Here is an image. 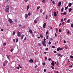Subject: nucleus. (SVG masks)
I'll use <instances>...</instances> for the list:
<instances>
[{
    "instance_id": "obj_1",
    "label": "nucleus",
    "mask_w": 73,
    "mask_h": 73,
    "mask_svg": "<svg viewBox=\"0 0 73 73\" xmlns=\"http://www.w3.org/2000/svg\"><path fill=\"white\" fill-rule=\"evenodd\" d=\"M5 11L6 12H8L9 11V6L7 5L5 8Z\"/></svg>"
},
{
    "instance_id": "obj_2",
    "label": "nucleus",
    "mask_w": 73,
    "mask_h": 73,
    "mask_svg": "<svg viewBox=\"0 0 73 73\" xmlns=\"http://www.w3.org/2000/svg\"><path fill=\"white\" fill-rule=\"evenodd\" d=\"M46 40V39L45 38H44L43 39V41H42V45H44V46H46V44L45 43V42H46V41H45Z\"/></svg>"
},
{
    "instance_id": "obj_3",
    "label": "nucleus",
    "mask_w": 73,
    "mask_h": 73,
    "mask_svg": "<svg viewBox=\"0 0 73 73\" xmlns=\"http://www.w3.org/2000/svg\"><path fill=\"white\" fill-rule=\"evenodd\" d=\"M9 21L10 23H12V22H13V21H12V19H9Z\"/></svg>"
},
{
    "instance_id": "obj_4",
    "label": "nucleus",
    "mask_w": 73,
    "mask_h": 73,
    "mask_svg": "<svg viewBox=\"0 0 73 73\" xmlns=\"http://www.w3.org/2000/svg\"><path fill=\"white\" fill-rule=\"evenodd\" d=\"M61 1H60L58 2V7H60V6H61Z\"/></svg>"
},
{
    "instance_id": "obj_5",
    "label": "nucleus",
    "mask_w": 73,
    "mask_h": 73,
    "mask_svg": "<svg viewBox=\"0 0 73 73\" xmlns=\"http://www.w3.org/2000/svg\"><path fill=\"white\" fill-rule=\"evenodd\" d=\"M46 27V23H44V24L43 25V28H45Z\"/></svg>"
},
{
    "instance_id": "obj_6",
    "label": "nucleus",
    "mask_w": 73,
    "mask_h": 73,
    "mask_svg": "<svg viewBox=\"0 0 73 73\" xmlns=\"http://www.w3.org/2000/svg\"><path fill=\"white\" fill-rule=\"evenodd\" d=\"M7 57L8 59V60H9V61H10V58H9V55H7Z\"/></svg>"
},
{
    "instance_id": "obj_7",
    "label": "nucleus",
    "mask_w": 73,
    "mask_h": 73,
    "mask_svg": "<svg viewBox=\"0 0 73 73\" xmlns=\"http://www.w3.org/2000/svg\"><path fill=\"white\" fill-rule=\"evenodd\" d=\"M17 34L19 36H21V34H20V33L19 31H18L17 33Z\"/></svg>"
},
{
    "instance_id": "obj_8",
    "label": "nucleus",
    "mask_w": 73,
    "mask_h": 73,
    "mask_svg": "<svg viewBox=\"0 0 73 73\" xmlns=\"http://www.w3.org/2000/svg\"><path fill=\"white\" fill-rule=\"evenodd\" d=\"M29 62H33V60L32 59H30L29 60Z\"/></svg>"
},
{
    "instance_id": "obj_9",
    "label": "nucleus",
    "mask_w": 73,
    "mask_h": 73,
    "mask_svg": "<svg viewBox=\"0 0 73 73\" xmlns=\"http://www.w3.org/2000/svg\"><path fill=\"white\" fill-rule=\"evenodd\" d=\"M71 6H72V3H70L69 4L68 6L69 7H71Z\"/></svg>"
},
{
    "instance_id": "obj_10",
    "label": "nucleus",
    "mask_w": 73,
    "mask_h": 73,
    "mask_svg": "<svg viewBox=\"0 0 73 73\" xmlns=\"http://www.w3.org/2000/svg\"><path fill=\"white\" fill-rule=\"evenodd\" d=\"M29 5H28L27 9V11L28 10V9H29Z\"/></svg>"
},
{
    "instance_id": "obj_11",
    "label": "nucleus",
    "mask_w": 73,
    "mask_h": 73,
    "mask_svg": "<svg viewBox=\"0 0 73 73\" xmlns=\"http://www.w3.org/2000/svg\"><path fill=\"white\" fill-rule=\"evenodd\" d=\"M67 22L68 23H70V19H68L67 20Z\"/></svg>"
},
{
    "instance_id": "obj_12",
    "label": "nucleus",
    "mask_w": 73,
    "mask_h": 73,
    "mask_svg": "<svg viewBox=\"0 0 73 73\" xmlns=\"http://www.w3.org/2000/svg\"><path fill=\"white\" fill-rule=\"evenodd\" d=\"M29 32L30 33H32V30H31V29H30L29 30Z\"/></svg>"
},
{
    "instance_id": "obj_13",
    "label": "nucleus",
    "mask_w": 73,
    "mask_h": 73,
    "mask_svg": "<svg viewBox=\"0 0 73 73\" xmlns=\"http://www.w3.org/2000/svg\"><path fill=\"white\" fill-rule=\"evenodd\" d=\"M26 15L25 16V18H27L28 16V15L27 14H26Z\"/></svg>"
},
{
    "instance_id": "obj_14",
    "label": "nucleus",
    "mask_w": 73,
    "mask_h": 73,
    "mask_svg": "<svg viewBox=\"0 0 73 73\" xmlns=\"http://www.w3.org/2000/svg\"><path fill=\"white\" fill-rule=\"evenodd\" d=\"M68 8V6L66 7L65 8V11H66V9H67Z\"/></svg>"
},
{
    "instance_id": "obj_15",
    "label": "nucleus",
    "mask_w": 73,
    "mask_h": 73,
    "mask_svg": "<svg viewBox=\"0 0 73 73\" xmlns=\"http://www.w3.org/2000/svg\"><path fill=\"white\" fill-rule=\"evenodd\" d=\"M40 37H41V38H42L43 37V36L42 35H40Z\"/></svg>"
},
{
    "instance_id": "obj_16",
    "label": "nucleus",
    "mask_w": 73,
    "mask_h": 73,
    "mask_svg": "<svg viewBox=\"0 0 73 73\" xmlns=\"http://www.w3.org/2000/svg\"><path fill=\"white\" fill-rule=\"evenodd\" d=\"M3 46H5V45H6V43L5 42L3 43Z\"/></svg>"
},
{
    "instance_id": "obj_17",
    "label": "nucleus",
    "mask_w": 73,
    "mask_h": 73,
    "mask_svg": "<svg viewBox=\"0 0 73 73\" xmlns=\"http://www.w3.org/2000/svg\"><path fill=\"white\" fill-rule=\"evenodd\" d=\"M24 35H22V36H21V39L22 40H23V37H24Z\"/></svg>"
},
{
    "instance_id": "obj_18",
    "label": "nucleus",
    "mask_w": 73,
    "mask_h": 73,
    "mask_svg": "<svg viewBox=\"0 0 73 73\" xmlns=\"http://www.w3.org/2000/svg\"><path fill=\"white\" fill-rule=\"evenodd\" d=\"M72 8H70L69 9V12H70L71 11V10H72Z\"/></svg>"
},
{
    "instance_id": "obj_19",
    "label": "nucleus",
    "mask_w": 73,
    "mask_h": 73,
    "mask_svg": "<svg viewBox=\"0 0 73 73\" xmlns=\"http://www.w3.org/2000/svg\"><path fill=\"white\" fill-rule=\"evenodd\" d=\"M52 47L53 49H54V48H56V47L55 46H52Z\"/></svg>"
},
{
    "instance_id": "obj_20",
    "label": "nucleus",
    "mask_w": 73,
    "mask_h": 73,
    "mask_svg": "<svg viewBox=\"0 0 73 73\" xmlns=\"http://www.w3.org/2000/svg\"><path fill=\"white\" fill-rule=\"evenodd\" d=\"M15 35V32L13 31V36H14Z\"/></svg>"
},
{
    "instance_id": "obj_21",
    "label": "nucleus",
    "mask_w": 73,
    "mask_h": 73,
    "mask_svg": "<svg viewBox=\"0 0 73 73\" xmlns=\"http://www.w3.org/2000/svg\"><path fill=\"white\" fill-rule=\"evenodd\" d=\"M45 1H46L45 0H43L42 1V2H43V3H45Z\"/></svg>"
},
{
    "instance_id": "obj_22",
    "label": "nucleus",
    "mask_w": 73,
    "mask_h": 73,
    "mask_svg": "<svg viewBox=\"0 0 73 73\" xmlns=\"http://www.w3.org/2000/svg\"><path fill=\"white\" fill-rule=\"evenodd\" d=\"M56 32L57 33V32H58V28H56Z\"/></svg>"
},
{
    "instance_id": "obj_23",
    "label": "nucleus",
    "mask_w": 73,
    "mask_h": 73,
    "mask_svg": "<svg viewBox=\"0 0 73 73\" xmlns=\"http://www.w3.org/2000/svg\"><path fill=\"white\" fill-rule=\"evenodd\" d=\"M59 50H62V48H60V47H59Z\"/></svg>"
},
{
    "instance_id": "obj_24",
    "label": "nucleus",
    "mask_w": 73,
    "mask_h": 73,
    "mask_svg": "<svg viewBox=\"0 0 73 73\" xmlns=\"http://www.w3.org/2000/svg\"><path fill=\"white\" fill-rule=\"evenodd\" d=\"M28 15L29 16H31V13L30 12L28 13Z\"/></svg>"
},
{
    "instance_id": "obj_25",
    "label": "nucleus",
    "mask_w": 73,
    "mask_h": 73,
    "mask_svg": "<svg viewBox=\"0 0 73 73\" xmlns=\"http://www.w3.org/2000/svg\"><path fill=\"white\" fill-rule=\"evenodd\" d=\"M64 9V8L62 7L61 9V12H63V9Z\"/></svg>"
},
{
    "instance_id": "obj_26",
    "label": "nucleus",
    "mask_w": 73,
    "mask_h": 73,
    "mask_svg": "<svg viewBox=\"0 0 73 73\" xmlns=\"http://www.w3.org/2000/svg\"><path fill=\"white\" fill-rule=\"evenodd\" d=\"M51 64H54V61H53L52 62Z\"/></svg>"
},
{
    "instance_id": "obj_27",
    "label": "nucleus",
    "mask_w": 73,
    "mask_h": 73,
    "mask_svg": "<svg viewBox=\"0 0 73 73\" xmlns=\"http://www.w3.org/2000/svg\"><path fill=\"white\" fill-rule=\"evenodd\" d=\"M16 42H18V41H19V40L18 39V38H16Z\"/></svg>"
},
{
    "instance_id": "obj_28",
    "label": "nucleus",
    "mask_w": 73,
    "mask_h": 73,
    "mask_svg": "<svg viewBox=\"0 0 73 73\" xmlns=\"http://www.w3.org/2000/svg\"><path fill=\"white\" fill-rule=\"evenodd\" d=\"M14 22L15 23H16V22H17V19H15L14 20Z\"/></svg>"
},
{
    "instance_id": "obj_29",
    "label": "nucleus",
    "mask_w": 73,
    "mask_h": 73,
    "mask_svg": "<svg viewBox=\"0 0 73 73\" xmlns=\"http://www.w3.org/2000/svg\"><path fill=\"white\" fill-rule=\"evenodd\" d=\"M48 31H47L46 33V36H47V35H48Z\"/></svg>"
},
{
    "instance_id": "obj_30",
    "label": "nucleus",
    "mask_w": 73,
    "mask_h": 73,
    "mask_svg": "<svg viewBox=\"0 0 73 73\" xmlns=\"http://www.w3.org/2000/svg\"><path fill=\"white\" fill-rule=\"evenodd\" d=\"M13 48L11 49V52H13Z\"/></svg>"
},
{
    "instance_id": "obj_31",
    "label": "nucleus",
    "mask_w": 73,
    "mask_h": 73,
    "mask_svg": "<svg viewBox=\"0 0 73 73\" xmlns=\"http://www.w3.org/2000/svg\"><path fill=\"white\" fill-rule=\"evenodd\" d=\"M46 39L47 40H48V38L49 37V36H47V35H46Z\"/></svg>"
},
{
    "instance_id": "obj_32",
    "label": "nucleus",
    "mask_w": 73,
    "mask_h": 73,
    "mask_svg": "<svg viewBox=\"0 0 73 73\" xmlns=\"http://www.w3.org/2000/svg\"><path fill=\"white\" fill-rule=\"evenodd\" d=\"M63 14L64 15H66V12H65L63 13Z\"/></svg>"
},
{
    "instance_id": "obj_33",
    "label": "nucleus",
    "mask_w": 73,
    "mask_h": 73,
    "mask_svg": "<svg viewBox=\"0 0 73 73\" xmlns=\"http://www.w3.org/2000/svg\"><path fill=\"white\" fill-rule=\"evenodd\" d=\"M48 44H49V45H50V44H51V42H48Z\"/></svg>"
},
{
    "instance_id": "obj_34",
    "label": "nucleus",
    "mask_w": 73,
    "mask_h": 73,
    "mask_svg": "<svg viewBox=\"0 0 73 73\" xmlns=\"http://www.w3.org/2000/svg\"><path fill=\"white\" fill-rule=\"evenodd\" d=\"M52 3L53 4H55V3H54V1H53L52 2Z\"/></svg>"
},
{
    "instance_id": "obj_35",
    "label": "nucleus",
    "mask_w": 73,
    "mask_h": 73,
    "mask_svg": "<svg viewBox=\"0 0 73 73\" xmlns=\"http://www.w3.org/2000/svg\"><path fill=\"white\" fill-rule=\"evenodd\" d=\"M48 19V15H46V19Z\"/></svg>"
},
{
    "instance_id": "obj_36",
    "label": "nucleus",
    "mask_w": 73,
    "mask_h": 73,
    "mask_svg": "<svg viewBox=\"0 0 73 73\" xmlns=\"http://www.w3.org/2000/svg\"><path fill=\"white\" fill-rule=\"evenodd\" d=\"M40 8V7H38L37 8V10L38 11V9Z\"/></svg>"
},
{
    "instance_id": "obj_37",
    "label": "nucleus",
    "mask_w": 73,
    "mask_h": 73,
    "mask_svg": "<svg viewBox=\"0 0 73 73\" xmlns=\"http://www.w3.org/2000/svg\"><path fill=\"white\" fill-rule=\"evenodd\" d=\"M54 16L55 17H56V16H57V14H55L54 15Z\"/></svg>"
},
{
    "instance_id": "obj_38",
    "label": "nucleus",
    "mask_w": 73,
    "mask_h": 73,
    "mask_svg": "<svg viewBox=\"0 0 73 73\" xmlns=\"http://www.w3.org/2000/svg\"><path fill=\"white\" fill-rule=\"evenodd\" d=\"M34 22L35 23H37V21L36 20H35L34 21Z\"/></svg>"
},
{
    "instance_id": "obj_39",
    "label": "nucleus",
    "mask_w": 73,
    "mask_h": 73,
    "mask_svg": "<svg viewBox=\"0 0 73 73\" xmlns=\"http://www.w3.org/2000/svg\"><path fill=\"white\" fill-rule=\"evenodd\" d=\"M57 51H59V50H60V48L59 47L57 49Z\"/></svg>"
},
{
    "instance_id": "obj_40",
    "label": "nucleus",
    "mask_w": 73,
    "mask_h": 73,
    "mask_svg": "<svg viewBox=\"0 0 73 73\" xmlns=\"http://www.w3.org/2000/svg\"><path fill=\"white\" fill-rule=\"evenodd\" d=\"M67 34H68V35H69V34H70L69 31H68L67 32Z\"/></svg>"
},
{
    "instance_id": "obj_41",
    "label": "nucleus",
    "mask_w": 73,
    "mask_h": 73,
    "mask_svg": "<svg viewBox=\"0 0 73 73\" xmlns=\"http://www.w3.org/2000/svg\"><path fill=\"white\" fill-rule=\"evenodd\" d=\"M17 69L19 70V69H20V67H17Z\"/></svg>"
},
{
    "instance_id": "obj_42",
    "label": "nucleus",
    "mask_w": 73,
    "mask_h": 73,
    "mask_svg": "<svg viewBox=\"0 0 73 73\" xmlns=\"http://www.w3.org/2000/svg\"><path fill=\"white\" fill-rule=\"evenodd\" d=\"M58 57H60V56H61V54H58Z\"/></svg>"
},
{
    "instance_id": "obj_43",
    "label": "nucleus",
    "mask_w": 73,
    "mask_h": 73,
    "mask_svg": "<svg viewBox=\"0 0 73 73\" xmlns=\"http://www.w3.org/2000/svg\"><path fill=\"white\" fill-rule=\"evenodd\" d=\"M71 27H72V28H73V24H71Z\"/></svg>"
},
{
    "instance_id": "obj_44",
    "label": "nucleus",
    "mask_w": 73,
    "mask_h": 73,
    "mask_svg": "<svg viewBox=\"0 0 73 73\" xmlns=\"http://www.w3.org/2000/svg\"><path fill=\"white\" fill-rule=\"evenodd\" d=\"M42 9H41L40 10V13H42Z\"/></svg>"
},
{
    "instance_id": "obj_45",
    "label": "nucleus",
    "mask_w": 73,
    "mask_h": 73,
    "mask_svg": "<svg viewBox=\"0 0 73 73\" xmlns=\"http://www.w3.org/2000/svg\"><path fill=\"white\" fill-rule=\"evenodd\" d=\"M70 58H73V56L72 55L70 56Z\"/></svg>"
},
{
    "instance_id": "obj_46",
    "label": "nucleus",
    "mask_w": 73,
    "mask_h": 73,
    "mask_svg": "<svg viewBox=\"0 0 73 73\" xmlns=\"http://www.w3.org/2000/svg\"><path fill=\"white\" fill-rule=\"evenodd\" d=\"M51 68L52 69H54V67L53 66H51Z\"/></svg>"
},
{
    "instance_id": "obj_47",
    "label": "nucleus",
    "mask_w": 73,
    "mask_h": 73,
    "mask_svg": "<svg viewBox=\"0 0 73 73\" xmlns=\"http://www.w3.org/2000/svg\"><path fill=\"white\" fill-rule=\"evenodd\" d=\"M59 32H61V30L59 29Z\"/></svg>"
},
{
    "instance_id": "obj_48",
    "label": "nucleus",
    "mask_w": 73,
    "mask_h": 73,
    "mask_svg": "<svg viewBox=\"0 0 73 73\" xmlns=\"http://www.w3.org/2000/svg\"><path fill=\"white\" fill-rule=\"evenodd\" d=\"M19 66L20 68H22V67H21V66L20 65H19Z\"/></svg>"
},
{
    "instance_id": "obj_49",
    "label": "nucleus",
    "mask_w": 73,
    "mask_h": 73,
    "mask_svg": "<svg viewBox=\"0 0 73 73\" xmlns=\"http://www.w3.org/2000/svg\"><path fill=\"white\" fill-rule=\"evenodd\" d=\"M1 31H4V29H1Z\"/></svg>"
},
{
    "instance_id": "obj_50",
    "label": "nucleus",
    "mask_w": 73,
    "mask_h": 73,
    "mask_svg": "<svg viewBox=\"0 0 73 73\" xmlns=\"http://www.w3.org/2000/svg\"><path fill=\"white\" fill-rule=\"evenodd\" d=\"M44 72H46V69H44Z\"/></svg>"
},
{
    "instance_id": "obj_51",
    "label": "nucleus",
    "mask_w": 73,
    "mask_h": 73,
    "mask_svg": "<svg viewBox=\"0 0 73 73\" xmlns=\"http://www.w3.org/2000/svg\"><path fill=\"white\" fill-rule=\"evenodd\" d=\"M49 28H50V29H52V27H49Z\"/></svg>"
},
{
    "instance_id": "obj_52",
    "label": "nucleus",
    "mask_w": 73,
    "mask_h": 73,
    "mask_svg": "<svg viewBox=\"0 0 73 73\" xmlns=\"http://www.w3.org/2000/svg\"><path fill=\"white\" fill-rule=\"evenodd\" d=\"M54 53H57V52L56 51L54 50Z\"/></svg>"
},
{
    "instance_id": "obj_53",
    "label": "nucleus",
    "mask_w": 73,
    "mask_h": 73,
    "mask_svg": "<svg viewBox=\"0 0 73 73\" xmlns=\"http://www.w3.org/2000/svg\"><path fill=\"white\" fill-rule=\"evenodd\" d=\"M55 37H57V34H56V33H55Z\"/></svg>"
},
{
    "instance_id": "obj_54",
    "label": "nucleus",
    "mask_w": 73,
    "mask_h": 73,
    "mask_svg": "<svg viewBox=\"0 0 73 73\" xmlns=\"http://www.w3.org/2000/svg\"><path fill=\"white\" fill-rule=\"evenodd\" d=\"M26 40V37H25V38L24 39V40H25V41Z\"/></svg>"
},
{
    "instance_id": "obj_55",
    "label": "nucleus",
    "mask_w": 73,
    "mask_h": 73,
    "mask_svg": "<svg viewBox=\"0 0 73 73\" xmlns=\"http://www.w3.org/2000/svg\"><path fill=\"white\" fill-rule=\"evenodd\" d=\"M5 63H6V64H8V61H5Z\"/></svg>"
},
{
    "instance_id": "obj_56",
    "label": "nucleus",
    "mask_w": 73,
    "mask_h": 73,
    "mask_svg": "<svg viewBox=\"0 0 73 73\" xmlns=\"http://www.w3.org/2000/svg\"><path fill=\"white\" fill-rule=\"evenodd\" d=\"M25 2H27V1H28V0H25Z\"/></svg>"
},
{
    "instance_id": "obj_57",
    "label": "nucleus",
    "mask_w": 73,
    "mask_h": 73,
    "mask_svg": "<svg viewBox=\"0 0 73 73\" xmlns=\"http://www.w3.org/2000/svg\"><path fill=\"white\" fill-rule=\"evenodd\" d=\"M66 43V41L65 40H64V43L65 44Z\"/></svg>"
},
{
    "instance_id": "obj_58",
    "label": "nucleus",
    "mask_w": 73,
    "mask_h": 73,
    "mask_svg": "<svg viewBox=\"0 0 73 73\" xmlns=\"http://www.w3.org/2000/svg\"><path fill=\"white\" fill-rule=\"evenodd\" d=\"M63 19H61V21H62V22H63Z\"/></svg>"
},
{
    "instance_id": "obj_59",
    "label": "nucleus",
    "mask_w": 73,
    "mask_h": 73,
    "mask_svg": "<svg viewBox=\"0 0 73 73\" xmlns=\"http://www.w3.org/2000/svg\"><path fill=\"white\" fill-rule=\"evenodd\" d=\"M52 65L53 66H54V64H52Z\"/></svg>"
},
{
    "instance_id": "obj_60",
    "label": "nucleus",
    "mask_w": 73,
    "mask_h": 73,
    "mask_svg": "<svg viewBox=\"0 0 73 73\" xmlns=\"http://www.w3.org/2000/svg\"><path fill=\"white\" fill-rule=\"evenodd\" d=\"M54 14H56V12H54Z\"/></svg>"
},
{
    "instance_id": "obj_61",
    "label": "nucleus",
    "mask_w": 73,
    "mask_h": 73,
    "mask_svg": "<svg viewBox=\"0 0 73 73\" xmlns=\"http://www.w3.org/2000/svg\"><path fill=\"white\" fill-rule=\"evenodd\" d=\"M69 67H70V68H71V67H72V65L70 66Z\"/></svg>"
},
{
    "instance_id": "obj_62",
    "label": "nucleus",
    "mask_w": 73,
    "mask_h": 73,
    "mask_svg": "<svg viewBox=\"0 0 73 73\" xmlns=\"http://www.w3.org/2000/svg\"><path fill=\"white\" fill-rule=\"evenodd\" d=\"M45 60H47V58H46V57H45Z\"/></svg>"
},
{
    "instance_id": "obj_63",
    "label": "nucleus",
    "mask_w": 73,
    "mask_h": 73,
    "mask_svg": "<svg viewBox=\"0 0 73 73\" xmlns=\"http://www.w3.org/2000/svg\"><path fill=\"white\" fill-rule=\"evenodd\" d=\"M66 18H64V21H65V20H66Z\"/></svg>"
},
{
    "instance_id": "obj_64",
    "label": "nucleus",
    "mask_w": 73,
    "mask_h": 73,
    "mask_svg": "<svg viewBox=\"0 0 73 73\" xmlns=\"http://www.w3.org/2000/svg\"><path fill=\"white\" fill-rule=\"evenodd\" d=\"M50 60H51V58H49L48 59V60L49 61H50Z\"/></svg>"
}]
</instances>
